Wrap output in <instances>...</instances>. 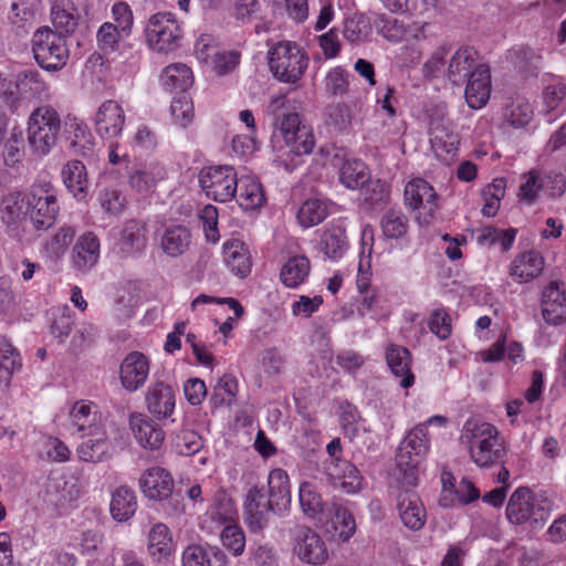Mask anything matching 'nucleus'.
<instances>
[{
	"mask_svg": "<svg viewBox=\"0 0 566 566\" xmlns=\"http://www.w3.org/2000/svg\"><path fill=\"white\" fill-rule=\"evenodd\" d=\"M460 441L468 448L469 457L476 467L491 469L504 463L506 444L494 424L469 419L463 424Z\"/></svg>",
	"mask_w": 566,
	"mask_h": 566,
	"instance_id": "1",
	"label": "nucleus"
},
{
	"mask_svg": "<svg viewBox=\"0 0 566 566\" xmlns=\"http://www.w3.org/2000/svg\"><path fill=\"white\" fill-rule=\"evenodd\" d=\"M269 67L273 76L283 83L295 84L308 67L305 50L293 41H279L268 52Z\"/></svg>",
	"mask_w": 566,
	"mask_h": 566,
	"instance_id": "2",
	"label": "nucleus"
},
{
	"mask_svg": "<svg viewBox=\"0 0 566 566\" xmlns=\"http://www.w3.org/2000/svg\"><path fill=\"white\" fill-rule=\"evenodd\" d=\"M429 450L430 438L426 424H417L407 433L396 453V463L403 474V484L410 486L417 484L418 468Z\"/></svg>",
	"mask_w": 566,
	"mask_h": 566,
	"instance_id": "3",
	"label": "nucleus"
},
{
	"mask_svg": "<svg viewBox=\"0 0 566 566\" xmlns=\"http://www.w3.org/2000/svg\"><path fill=\"white\" fill-rule=\"evenodd\" d=\"M27 133L32 151L40 157L49 155L61 133L59 113L50 106L35 108L29 117Z\"/></svg>",
	"mask_w": 566,
	"mask_h": 566,
	"instance_id": "4",
	"label": "nucleus"
},
{
	"mask_svg": "<svg viewBox=\"0 0 566 566\" xmlns=\"http://www.w3.org/2000/svg\"><path fill=\"white\" fill-rule=\"evenodd\" d=\"M182 28L171 12H157L149 17L145 27L148 46L158 53H170L180 46Z\"/></svg>",
	"mask_w": 566,
	"mask_h": 566,
	"instance_id": "5",
	"label": "nucleus"
},
{
	"mask_svg": "<svg viewBox=\"0 0 566 566\" xmlns=\"http://www.w3.org/2000/svg\"><path fill=\"white\" fill-rule=\"evenodd\" d=\"M32 51L36 63L46 71L61 70L69 60L65 38L48 27L33 33Z\"/></svg>",
	"mask_w": 566,
	"mask_h": 566,
	"instance_id": "6",
	"label": "nucleus"
},
{
	"mask_svg": "<svg viewBox=\"0 0 566 566\" xmlns=\"http://www.w3.org/2000/svg\"><path fill=\"white\" fill-rule=\"evenodd\" d=\"M30 218L38 230L50 228L60 211L56 189L50 181L39 180L31 186L27 195Z\"/></svg>",
	"mask_w": 566,
	"mask_h": 566,
	"instance_id": "7",
	"label": "nucleus"
},
{
	"mask_svg": "<svg viewBox=\"0 0 566 566\" xmlns=\"http://www.w3.org/2000/svg\"><path fill=\"white\" fill-rule=\"evenodd\" d=\"M238 174L232 166L220 165L203 168L199 184L206 196L218 202H228L235 197Z\"/></svg>",
	"mask_w": 566,
	"mask_h": 566,
	"instance_id": "8",
	"label": "nucleus"
},
{
	"mask_svg": "<svg viewBox=\"0 0 566 566\" xmlns=\"http://www.w3.org/2000/svg\"><path fill=\"white\" fill-rule=\"evenodd\" d=\"M548 516V510L536 503L534 493L524 486L513 492L506 506V517L514 525L542 526Z\"/></svg>",
	"mask_w": 566,
	"mask_h": 566,
	"instance_id": "9",
	"label": "nucleus"
},
{
	"mask_svg": "<svg viewBox=\"0 0 566 566\" xmlns=\"http://www.w3.org/2000/svg\"><path fill=\"white\" fill-rule=\"evenodd\" d=\"M405 203L417 212L419 222L429 224L438 208V195L427 180L413 178L405 187Z\"/></svg>",
	"mask_w": 566,
	"mask_h": 566,
	"instance_id": "10",
	"label": "nucleus"
},
{
	"mask_svg": "<svg viewBox=\"0 0 566 566\" xmlns=\"http://www.w3.org/2000/svg\"><path fill=\"white\" fill-rule=\"evenodd\" d=\"M69 429L80 438L104 436L102 412L97 403L91 400H77L69 413Z\"/></svg>",
	"mask_w": 566,
	"mask_h": 566,
	"instance_id": "11",
	"label": "nucleus"
},
{
	"mask_svg": "<svg viewBox=\"0 0 566 566\" xmlns=\"http://www.w3.org/2000/svg\"><path fill=\"white\" fill-rule=\"evenodd\" d=\"M277 129L293 153L298 156L312 153L315 145L314 136L308 127L302 125L300 114L287 113L277 118Z\"/></svg>",
	"mask_w": 566,
	"mask_h": 566,
	"instance_id": "12",
	"label": "nucleus"
},
{
	"mask_svg": "<svg viewBox=\"0 0 566 566\" xmlns=\"http://www.w3.org/2000/svg\"><path fill=\"white\" fill-rule=\"evenodd\" d=\"M293 552L300 560L311 565H322L328 558L325 542L314 530L307 526L296 528Z\"/></svg>",
	"mask_w": 566,
	"mask_h": 566,
	"instance_id": "13",
	"label": "nucleus"
},
{
	"mask_svg": "<svg viewBox=\"0 0 566 566\" xmlns=\"http://www.w3.org/2000/svg\"><path fill=\"white\" fill-rule=\"evenodd\" d=\"M243 509L245 523L252 532L263 530L268 524L269 513H274V506L262 485L249 489L244 496Z\"/></svg>",
	"mask_w": 566,
	"mask_h": 566,
	"instance_id": "14",
	"label": "nucleus"
},
{
	"mask_svg": "<svg viewBox=\"0 0 566 566\" xmlns=\"http://www.w3.org/2000/svg\"><path fill=\"white\" fill-rule=\"evenodd\" d=\"M150 370L149 358L140 352L126 355L119 367V380L123 388L129 392L140 389L148 379Z\"/></svg>",
	"mask_w": 566,
	"mask_h": 566,
	"instance_id": "15",
	"label": "nucleus"
},
{
	"mask_svg": "<svg viewBox=\"0 0 566 566\" xmlns=\"http://www.w3.org/2000/svg\"><path fill=\"white\" fill-rule=\"evenodd\" d=\"M429 135L431 149L440 161L450 164L457 159L460 145L458 133L443 122H432Z\"/></svg>",
	"mask_w": 566,
	"mask_h": 566,
	"instance_id": "16",
	"label": "nucleus"
},
{
	"mask_svg": "<svg viewBox=\"0 0 566 566\" xmlns=\"http://www.w3.org/2000/svg\"><path fill=\"white\" fill-rule=\"evenodd\" d=\"M125 119L122 105L114 99H107L101 104L95 114L96 133L104 139L116 138L124 129Z\"/></svg>",
	"mask_w": 566,
	"mask_h": 566,
	"instance_id": "17",
	"label": "nucleus"
},
{
	"mask_svg": "<svg viewBox=\"0 0 566 566\" xmlns=\"http://www.w3.org/2000/svg\"><path fill=\"white\" fill-rule=\"evenodd\" d=\"M145 401L148 411L156 419H167L176 408V389L169 382L157 380L149 386Z\"/></svg>",
	"mask_w": 566,
	"mask_h": 566,
	"instance_id": "18",
	"label": "nucleus"
},
{
	"mask_svg": "<svg viewBox=\"0 0 566 566\" xmlns=\"http://www.w3.org/2000/svg\"><path fill=\"white\" fill-rule=\"evenodd\" d=\"M101 243L97 235L87 231L80 235L72 249V268L81 273L90 272L98 262Z\"/></svg>",
	"mask_w": 566,
	"mask_h": 566,
	"instance_id": "19",
	"label": "nucleus"
},
{
	"mask_svg": "<svg viewBox=\"0 0 566 566\" xmlns=\"http://www.w3.org/2000/svg\"><path fill=\"white\" fill-rule=\"evenodd\" d=\"M139 486L147 499L164 501L172 494L175 483L169 471L160 467H153L142 474Z\"/></svg>",
	"mask_w": 566,
	"mask_h": 566,
	"instance_id": "20",
	"label": "nucleus"
},
{
	"mask_svg": "<svg viewBox=\"0 0 566 566\" xmlns=\"http://www.w3.org/2000/svg\"><path fill=\"white\" fill-rule=\"evenodd\" d=\"M129 426L134 438L140 447L149 450L159 449L165 441L161 426L144 413H132Z\"/></svg>",
	"mask_w": 566,
	"mask_h": 566,
	"instance_id": "21",
	"label": "nucleus"
},
{
	"mask_svg": "<svg viewBox=\"0 0 566 566\" xmlns=\"http://www.w3.org/2000/svg\"><path fill=\"white\" fill-rule=\"evenodd\" d=\"M464 97L469 107L480 109L491 96V71L489 65L480 64L468 77Z\"/></svg>",
	"mask_w": 566,
	"mask_h": 566,
	"instance_id": "22",
	"label": "nucleus"
},
{
	"mask_svg": "<svg viewBox=\"0 0 566 566\" xmlns=\"http://www.w3.org/2000/svg\"><path fill=\"white\" fill-rule=\"evenodd\" d=\"M176 551L172 534L164 523L154 524L147 536V553L150 559L157 564L170 562Z\"/></svg>",
	"mask_w": 566,
	"mask_h": 566,
	"instance_id": "23",
	"label": "nucleus"
},
{
	"mask_svg": "<svg viewBox=\"0 0 566 566\" xmlns=\"http://www.w3.org/2000/svg\"><path fill=\"white\" fill-rule=\"evenodd\" d=\"M542 314L546 323L559 325L566 319V293L563 283L552 281L542 294Z\"/></svg>",
	"mask_w": 566,
	"mask_h": 566,
	"instance_id": "24",
	"label": "nucleus"
},
{
	"mask_svg": "<svg viewBox=\"0 0 566 566\" xmlns=\"http://www.w3.org/2000/svg\"><path fill=\"white\" fill-rule=\"evenodd\" d=\"M269 497L274 506V514L283 516L291 507V484L287 472L281 468L272 469L268 476Z\"/></svg>",
	"mask_w": 566,
	"mask_h": 566,
	"instance_id": "25",
	"label": "nucleus"
},
{
	"mask_svg": "<svg viewBox=\"0 0 566 566\" xmlns=\"http://www.w3.org/2000/svg\"><path fill=\"white\" fill-rule=\"evenodd\" d=\"M397 509L402 524L411 531L424 526L427 514L419 495L412 490H405L398 495Z\"/></svg>",
	"mask_w": 566,
	"mask_h": 566,
	"instance_id": "26",
	"label": "nucleus"
},
{
	"mask_svg": "<svg viewBox=\"0 0 566 566\" xmlns=\"http://www.w3.org/2000/svg\"><path fill=\"white\" fill-rule=\"evenodd\" d=\"M386 363L396 378H400L402 388H410L415 384V375L411 371V353L407 347L390 344L385 352Z\"/></svg>",
	"mask_w": 566,
	"mask_h": 566,
	"instance_id": "27",
	"label": "nucleus"
},
{
	"mask_svg": "<svg viewBox=\"0 0 566 566\" xmlns=\"http://www.w3.org/2000/svg\"><path fill=\"white\" fill-rule=\"evenodd\" d=\"M544 264V258L538 251H525L513 259L509 274L518 283L530 282L542 273Z\"/></svg>",
	"mask_w": 566,
	"mask_h": 566,
	"instance_id": "28",
	"label": "nucleus"
},
{
	"mask_svg": "<svg viewBox=\"0 0 566 566\" xmlns=\"http://www.w3.org/2000/svg\"><path fill=\"white\" fill-rule=\"evenodd\" d=\"M64 135L70 149L81 156H90L94 150V136L90 128L76 117H67L64 123Z\"/></svg>",
	"mask_w": 566,
	"mask_h": 566,
	"instance_id": "29",
	"label": "nucleus"
},
{
	"mask_svg": "<svg viewBox=\"0 0 566 566\" xmlns=\"http://www.w3.org/2000/svg\"><path fill=\"white\" fill-rule=\"evenodd\" d=\"M327 474L333 480L334 485L345 493H357L363 486V475L349 461L338 460L331 462L327 468Z\"/></svg>",
	"mask_w": 566,
	"mask_h": 566,
	"instance_id": "30",
	"label": "nucleus"
},
{
	"mask_svg": "<svg viewBox=\"0 0 566 566\" xmlns=\"http://www.w3.org/2000/svg\"><path fill=\"white\" fill-rule=\"evenodd\" d=\"M223 260L231 272L241 277L251 273L252 256L248 245L240 239H229L222 247Z\"/></svg>",
	"mask_w": 566,
	"mask_h": 566,
	"instance_id": "31",
	"label": "nucleus"
},
{
	"mask_svg": "<svg viewBox=\"0 0 566 566\" xmlns=\"http://www.w3.org/2000/svg\"><path fill=\"white\" fill-rule=\"evenodd\" d=\"M478 63V52L470 46H463L455 51L448 65V78L454 85L462 84L474 71Z\"/></svg>",
	"mask_w": 566,
	"mask_h": 566,
	"instance_id": "32",
	"label": "nucleus"
},
{
	"mask_svg": "<svg viewBox=\"0 0 566 566\" xmlns=\"http://www.w3.org/2000/svg\"><path fill=\"white\" fill-rule=\"evenodd\" d=\"M191 240V232L186 226H169L160 237V248L167 256L178 258L189 250Z\"/></svg>",
	"mask_w": 566,
	"mask_h": 566,
	"instance_id": "33",
	"label": "nucleus"
},
{
	"mask_svg": "<svg viewBox=\"0 0 566 566\" xmlns=\"http://www.w3.org/2000/svg\"><path fill=\"white\" fill-rule=\"evenodd\" d=\"M234 198L244 211L260 209L266 201L263 186L256 178L251 176L239 178Z\"/></svg>",
	"mask_w": 566,
	"mask_h": 566,
	"instance_id": "34",
	"label": "nucleus"
},
{
	"mask_svg": "<svg viewBox=\"0 0 566 566\" xmlns=\"http://www.w3.org/2000/svg\"><path fill=\"white\" fill-rule=\"evenodd\" d=\"M310 273V259L305 255H294L282 265L280 281L287 289H297L307 282Z\"/></svg>",
	"mask_w": 566,
	"mask_h": 566,
	"instance_id": "35",
	"label": "nucleus"
},
{
	"mask_svg": "<svg viewBox=\"0 0 566 566\" xmlns=\"http://www.w3.org/2000/svg\"><path fill=\"white\" fill-rule=\"evenodd\" d=\"M369 177L370 170L360 159L345 158L338 169L339 182L349 190H358Z\"/></svg>",
	"mask_w": 566,
	"mask_h": 566,
	"instance_id": "36",
	"label": "nucleus"
},
{
	"mask_svg": "<svg viewBox=\"0 0 566 566\" xmlns=\"http://www.w3.org/2000/svg\"><path fill=\"white\" fill-rule=\"evenodd\" d=\"M137 510V497L133 489L120 485L112 494L109 511L117 522L130 520Z\"/></svg>",
	"mask_w": 566,
	"mask_h": 566,
	"instance_id": "37",
	"label": "nucleus"
},
{
	"mask_svg": "<svg viewBox=\"0 0 566 566\" xmlns=\"http://www.w3.org/2000/svg\"><path fill=\"white\" fill-rule=\"evenodd\" d=\"M348 247L347 235L344 228L338 226L327 227L319 239V250L325 256L333 261L343 258Z\"/></svg>",
	"mask_w": 566,
	"mask_h": 566,
	"instance_id": "38",
	"label": "nucleus"
},
{
	"mask_svg": "<svg viewBox=\"0 0 566 566\" xmlns=\"http://www.w3.org/2000/svg\"><path fill=\"white\" fill-rule=\"evenodd\" d=\"M62 179L67 190L77 199H83L88 189L86 168L80 160H70L62 169Z\"/></svg>",
	"mask_w": 566,
	"mask_h": 566,
	"instance_id": "39",
	"label": "nucleus"
},
{
	"mask_svg": "<svg viewBox=\"0 0 566 566\" xmlns=\"http://www.w3.org/2000/svg\"><path fill=\"white\" fill-rule=\"evenodd\" d=\"M237 515L234 502L222 493L214 497L213 504L207 511L203 522L210 521L216 528H222L224 525L237 522Z\"/></svg>",
	"mask_w": 566,
	"mask_h": 566,
	"instance_id": "40",
	"label": "nucleus"
},
{
	"mask_svg": "<svg viewBox=\"0 0 566 566\" xmlns=\"http://www.w3.org/2000/svg\"><path fill=\"white\" fill-rule=\"evenodd\" d=\"M52 23L54 32L64 38L73 33L77 27V15L73 3L69 0H56L51 8Z\"/></svg>",
	"mask_w": 566,
	"mask_h": 566,
	"instance_id": "41",
	"label": "nucleus"
},
{
	"mask_svg": "<svg viewBox=\"0 0 566 566\" xmlns=\"http://www.w3.org/2000/svg\"><path fill=\"white\" fill-rule=\"evenodd\" d=\"M161 83L170 92L179 91L180 93H187V90L193 84V74L188 65L172 63L164 69Z\"/></svg>",
	"mask_w": 566,
	"mask_h": 566,
	"instance_id": "42",
	"label": "nucleus"
},
{
	"mask_svg": "<svg viewBox=\"0 0 566 566\" xmlns=\"http://www.w3.org/2000/svg\"><path fill=\"white\" fill-rule=\"evenodd\" d=\"M328 213V203L325 200L308 198L298 208L296 219L301 227L308 229L322 223Z\"/></svg>",
	"mask_w": 566,
	"mask_h": 566,
	"instance_id": "43",
	"label": "nucleus"
},
{
	"mask_svg": "<svg viewBox=\"0 0 566 566\" xmlns=\"http://www.w3.org/2000/svg\"><path fill=\"white\" fill-rule=\"evenodd\" d=\"M213 558L221 560L224 554L217 547L200 544L188 545L182 552V566H213Z\"/></svg>",
	"mask_w": 566,
	"mask_h": 566,
	"instance_id": "44",
	"label": "nucleus"
},
{
	"mask_svg": "<svg viewBox=\"0 0 566 566\" xmlns=\"http://www.w3.org/2000/svg\"><path fill=\"white\" fill-rule=\"evenodd\" d=\"M517 229L500 230L494 226H485L479 230L476 243L481 247L500 244L503 252H507L514 244Z\"/></svg>",
	"mask_w": 566,
	"mask_h": 566,
	"instance_id": "45",
	"label": "nucleus"
},
{
	"mask_svg": "<svg viewBox=\"0 0 566 566\" xmlns=\"http://www.w3.org/2000/svg\"><path fill=\"white\" fill-rule=\"evenodd\" d=\"M238 391V379L231 374H224L218 379L213 388L210 403L214 408L222 406L231 407L237 400Z\"/></svg>",
	"mask_w": 566,
	"mask_h": 566,
	"instance_id": "46",
	"label": "nucleus"
},
{
	"mask_svg": "<svg viewBox=\"0 0 566 566\" xmlns=\"http://www.w3.org/2000/svg\"><path fill=\"white\" fill-rule=\"evenodd\" d=\"M147 228L143 221L127 220L120 232V243L128 252H138L144 250L146 245Z\"/></svg>",
	"mask_w": 566,
	"mask_h": 566,
	"instance_id": "47",
	"label": "nucleus"
},
{
	"mask_svg": "<svg viewBox=\"0 0 566 566\" xmlns=\"http://www.w3.org/2000/svg\"><path fill=\"white\" fill-rule=\"evenodd\" d=\"M533 106L525 97H516L503 112L504 120L513 128L525 127L533 118Z\"/></svg>",
	"mask_w": 566,
	"mask_h": 566,
	"instance_id": "48",
	"label": "nucleus"
},
{
	"mask_svg": "<svg viewBox=\"0 0 566 566\" xmlns=\"http://www.w3.org/2000/svg\"><path fill=\"white\" fill-rule=\"evenodd\" d=\"M331 523L339 539L346 542L356 532V522L352 512L338 504H333L331 510Z\"/></svg>",
	"mask_w": 566,
	"mask_h": 566,
	"instance_id": "49",
	"label": "nucleus"
},
{
	"mask_svg": "<svg viewBox=\"0 0 566 566\" xmlns=\"http://www.w3.org/2000/svg\"><path fill=\"white\" fill-rule=\"evenodd\" d=\"M95 439H90L77 448L78 458L85 462H102L108 457L111 443L104 436H95Z\"/></svg>",
	"mask_w": 566,
	"mask_h": 566,
	"instance_id": "50",
	"label": "nucleus"
},
{
	"mask_svg": "<svg viewBox=\"0 0 566 566\" xmlns=\"http://www.w3.org/2000/svg\"><path fill=\"white\" fill-rule=\"evenodd\" d=\"M75 237L74 228L61 227L44 244V251L49 258L59 260L67 251Z\"/></svg>",
	"mask_w": 566,
	"mask_h": 566,
	"instance_id": "51",
	"label": "nucleus"
},
{
	"mask_svg": "<svg viewBox=\"0 0 566 566\" xmlns=\"http://www.w3.org/2000/svg\"><path fill=\"white\" fill-rule=\"evenodd\" d=\"M22 366L19 350L6 337H0V378L9 379Z\"/></svg>",
	"mask_w": 566,
	"mask_h": 566,
	"instance_id": "52",
	"label": "nucleus"
},
{
	"mask_svg": "<svg viewBox=\"0 0 566 566\" xmlns=\"http://www.w3.org/2000/svg\"><path fill=\"white\" fill-rule=\"evenodd\" d=\"M375 27L377 31L388 41L398 43L401 42L407 35V28L397 18L380 13L375 19Z\"/></svg>",
	"mask_w": 566,
	"mask_h": 566,
	"instance_id": "53",
	"label": "nucleus"
},
{
	"mask_svg": "<svg viewBox=\"0 0 566 566\" xmlns=\"http://www.w3.org/2000/svg\"><path fill=\"white\" fill-rule=\"evenodd\" d=\"M15 87L20 94L29 97H39L46 90L45 82L34 69L20 72L17 75Z\"/></svg>",
	"mask_w": 566,
	"mask_h": 566,
	"instance_id": "54",
	"label": "nucleus"
},
{
	"mask_svg": "<svg viewBox=\"0 0 566 566\" xmlns=\"http://www.w3.org/2000/svg\"><path fill=\"white\" fill-rule=\"evenodd\" d=\"M129 34H124L113 22H104L96 32V43L104 53H114L118 50L119 42Z\"/></svg>",
	"mask_w": 566,
	"mask_h": 566,
	"instance_id": "55",
	"label": "nucleus"
},
{
	"mask_svg": "<svg viewBox=\"0 0 566 566\" xmlns=\"http://www.w3.org/2000/svg\"><path fill=\"white\" fill-rule=\"evenodd\" d=\"M380 226L386 238L400 239L408 231L409 220L401 211L388 210L381 218Z\"/></svg>",
	"mask_w": 566,
	"mask_h": 566,
	"instance_id": "56",
	"label": "nucleus"
},
{
	"mask_svg": "<svg viewBox=\"0 0 566 566\" xmlns=\"http://www.w3.org/2000/svg\"><path fill=\"white\" fill-rule=\"evenodd\" d=\"M220 539L222 546L233 556H240L243 554L247 542L245 533L237 522L224 525V527L221 528Z\"/></svg>",
	"mask_w": 566,
	"mask_h": 566,
	"instance_id": "57",
	"label": "nucleus"
},
{
	"mask_svg": "<svg viewBox=\"0 0 566 566\" xmlns=\"http://www.w3.org/2000/svg\"><path fill=\"white\" fill-rule=\"evenodd\" d=\"M521 180L517 193L520 200L528 205L535 202L544 187L539 171L532 169L523 174Z\"/></svg>",
	"mask_w": 566,
	"mask_h": 566,
	"instance_id": "58",
	"label": "nucleus"
},
{
	"mask_svg": "<svg viewBox=\"0 0 566 566\" xmlns=\"http://www.w3.org/2000/svg\"><path fill=\"white\" fill-rule=\"evenodd\" d=\"M298 497L302 511L308 517L315 518L323 512L322 497L312 483L304 482L300 485Z\"/></svg>",
	"mask_w": 566,
	"mask_h": 566,
	"instance_id": "59",
	"label": "nucleus"
},
{
	"mask_svg": "<svg viewBox=\"0 0 566 566\" xmlns=\"http://www.w3.org/2000/svg\"><path fill=\"white\" fill-rule=\"evenodd\" d=\"M174 120L180 127H187L193 119V103L188 93L177 94L170 105Z\"/></svg>",
	"mask_w": 566,
	"mask_h": 566,
	"instance_id": "60",
	"label": "nucleus"
},
{
	"mask_svg": "<svg viewBox=\"0 0 566 566\" xmlns=\"http://www.w3.org/2000/svg\"><path fill=\"white\" fill-rule=\"evenodd\" d=\"M198 218L202 224L203 234L207 242L216 244L220 240L218 229L219 213L213 205L203 206L198 213Z\"/></svg>",
	"mask_w": 566,
	"mask_h": 566,
	"instance_id": "61",
	"label": "nucleus"
},
{
	"mask_svg": "<svg viewBox=\"0 0 566 566\" xmlns=\"http://www.w3.org/2000/svg\"><path fill=\"white\" fill-rule=\"evenodd\" d=\"M451 316L446 308L439 307L431 312L427 324L429 331L440 340H447L452 334Z\"/></svg>",
	"mask_w": 566,
	"mask_h": 566,
	"instance_id": "62",
	"label": "nucleus"
},
{
	"mask_svg": "<svg viewBox=\"0 0 566 566\" xmlns=\"http://www.w3.org/2000/svg\"><path fill=\"white\" fill-rule=\"evenodd\" d=\"M159 179H163L159 169H137L129 175L128 184L132 189L139 193L150 191Z\"/></svg>",
	"mask_w": 566,
	"mask_h": 566,
	"instance_id": "63",
	"label": "nucleus"
},
{
	"mask_svg": "<svg viewBox=\"0 0 566 566\" xmlns=\"http://www.w3.org/2000/svg\"><path fill=\"white\" fill-rule=\"evenodd\" d=\"M359 190L361 199L369 206L381 205L389 196V190L385 182L380 179H371V177H369V180L366 181Z\"/></svg>",
	"mask_w": 566,
	"mask_h": 566,
	"instance_id": "64",
	"label": "nucleus"
}]
</instances>
